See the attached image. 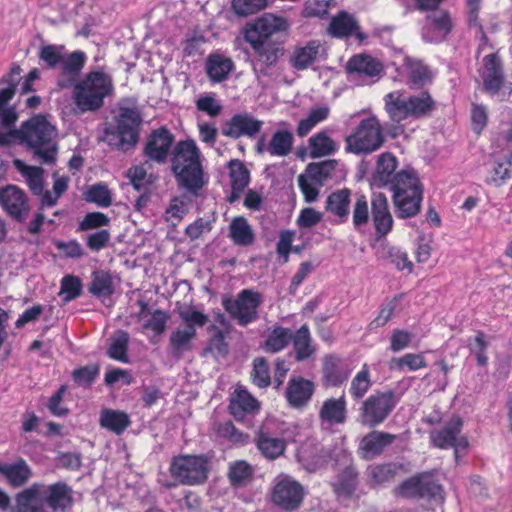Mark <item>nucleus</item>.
Here are the masks:
<instances>
[{"instance_id": "nucleus-1", "label": "nucleus", "mask_w": 512, "mask_h": 512, "mask_svg": "<svg viewBox=\"0 0 512 512\" xmlns=\"http://www.w3.org/2000/svg\"><path fill=\"white\" fill-rule=\"evenodd\" d=\"M169 160L178 187L198 196L205 185V180L201 151L195 141L179 140L174 145Z\"/></svg>"}, {"instance_id": "nucleus-2", "label": "nucleus", "mask_w": 512, "mask_h": 512, "mask_svg": "<svg viewBox=\"0 0 512 512\" xmlns=\"http://www.w3.org/2000/svg\"><path fill=\"white\" fill-rule=\"evenodd\" d=\"M16 139L40 163L53 165L57 159V129L43 115H36L14 129Z\"/></svg>"}, {"instance_id": "nucleus-3", "label": "nucleus", "mask_w": 512, "mask_h": 512, "mask_svg": "<svg viewBox=\"0 0 512 512\" xmlns=\"http://www.w3.org/2000/svg\"><path fill=\"white\" fill-rule=\"evenodd\" d=\"M72 489L62 481L49 486L33 483L16 495L18 512H64L72 504Z\"/></svg>"}, {"instance_id": "nucleus-4", "label": "nucleus", "mask_w": 512, "mask_h": 512, "mask_svg": "<svg viewBox=\"0 0 512 512\" xmlns=\"http://www.w3.org/2000/svg\"><path fill=\"white\" fill-rule=\"evenodd\" d=\"M384 109L390 120L401 123L407 119H422L436 109V101L429 91L404 96L400 90L387 93L384 98Z\"/></svg>"}, {"instance_id": "nucleus-5", "label": "nucleus", "mask_w": 512, "mask_h": 512, "mask_svg": "<svg viewBox=\"0 0 512 512\" xmlns=\"http://www.w3.org/2000/svg\"><path fill=\"white\" fill-rule=\"evenodd\" d=\"M392 191L395 214L406 219L416 216L423 200V187L414 169H402L388 188Z\"/></svg>"}, {"instance_id": "nucleus-6", "label": "nucleus", "mask_w": 512, "mask_h": 512, "mask_svg": "<svg viewBox=\"0 0 512 512\" xmlns=\"http://www.w3.org/2000/svg\"><path fill=\"white\" fill-rule=\"evenodd\" d=\"M114 92L112 76L104 68L88 72L73 90L76 106L82 111H97Z\"/></svg>"}, {"instance_id": "nucleus-7", "label": "nucleus", "mask_w": 512, "mask_h": 512, "mask_svg": "<svg viewBox=\"0 0 512 512\" xmlns=\"http://www.w3.org/2000/svg\"><path fill=\"white\" fill-rule=\"evenodd\" d=\"M142 119L139 112L130 107H122L115 117V125L105 128L104 138L108 145L126 152L139 140Z\"/></svg>"}, {"instance_id": "nucleus-8", "label": "nucleus", "mask_w": 512, "mask_h": 512, "mask_svg": "<svg viewBox=\"0 0 512 512\" xmlns=\"http://www.w3.org/2000/svg\"><path fill=\"white\" fill-rule=\"evenodd\" d=\"M184 327L176 328L169 336V348L176 357L192 349V342L197 336V328L204 327L209 322V316L194 306H182L177 310Z\"/></svg>"}, {"instance_id": "nucleus-9", "label": "nucleus", "mask_w": 512, "mask_h": 512, "mask_svg": "<svg viewBox=\"0 0 512 512\" xmlns=\"http://www.w3.org/2000/svg\"><path fill=\"white\" fill-rule=\"evenodd\" d=\"M345 150L355 155H368L385 143V134L379 119L372 115L362 119L345 139Z\"/></svg>"}, {"instance_id": "nucleus-10", "label": "nucleus", "mask_w": 512, "mask_h": 512, "mask_svg": "<svg viewBox=\"0 0 512 512\" xmlns=\"http://www.w3.org/2000/svg\"><path fill=\"white\" fill-rule=\"evenodd\" d=\"M63 50L64 46L62 45H43L39 50L38 57L49 69H55L61 65V74L67 77L69 83L59 82V86L67 87L78 78L85 65L86 55L83 51L77 50L64 56Z\"/></svg>"}, {"instance_id": "nucleus-11", "label": "nucleus", "mask_w": 512, "mask_h": 512, "mask_svg": "<svg viewBox=\"0 0 512 512\" xmlns=\"http://www.w3.org/2000/svg\"><path fill=\"white\" fill-rule=\"evenodd\" d=\"M398 402L399 397L395 391L377 390L362 402L358 420L363 426L375 428L386 421Z\"/></svg>"}, {"instance_id": "nucleus-12", "label": "nucleus", "mask_w": 512, "mask_h": 512, "mask_svg": "<svg viewBox=\"0 0 512 512\" xmlns=\"http://www.w3.org/2000/svg\"><path fill=\"white\" fill-rule=\"evenodd\" d=\"M169 472L182 485H200L208 478L209 459L203 454L177 455L170 462Z\"/></svg>"}, {"instance_id": "nucleus-13", "label": "nucleus", "mask_w": 512, "mask_h": 512, "mask_svg": "<svg viewBox=\"0 0 512 512\" xmlns=\"http://www.w3.org/2000/svg\"><path fill=\"white\" fill-rule=\"evenodd\" d=\"M262 302L263 297L261 293L251 289H243L235 299L225 298L222 304L225 311L240 326H247L258 319V309Z\"/></svg>"}, {"instance_id": "nucleus-14", "label": "nucleus", "mask_w": 512, "mask_h": 512, "mask_svg": "<svg viewBox=\"0 0 512 512\" xmlns=\"http://www.w3.org/2000/svg\"><path fill=\"white\" fill-rule=\"evenodd\" d=\"M442 486L427 472L415 474L402 481L393 490L396 497L406 499H435L441 496Z\"/></svg>"}, {"instance_id": "nucleus-15", "label": "nucleus", "mask_w": 512, "mask_h": 512, "mask_svg": "<svg viewBox=\"0 0 512 512\" xmlns=\"http://www.w3.org/2000/svg\"><path fill=\"white\" fill-rule=\"evenodd\" d=\"M304 497L305 489L303 485L290 476H284L276 481L271 490V502L285 512L298 510Z\"/></svg>"}, {"instance_id": "nucleus-16", "label": "nucleus", "mask_w": 512, "mask_h": 512, "mask_svg": "<svg viewBox=\"0 0 512 512\" xmlns=\"http://www.w3.org/2000/svg\"><path fill=\"white\" fill-rule=\"evenodd\" d=\"M462 428V419L454 416L443 427L429 432L430 444L442 450L454 448L457 454L458 449H466L469 446L467 438L461 435Z\"/></svg>"}, {"instance_id": "nucleus-17", "label": "nucleus", "mask_w": 512, "mask_h": 512, "mask_svg": "<svg viewBox=\"0 0 512 512\" xmlns=\"http://www.w3.org/2000/svg\"><path fill=\"white\" fill-rule=\"evenodd\" d=\"M174 142L175 136L166 126L153 129L146 138L143 155L151 162L165 164L171 156Z\"/></svg>"}, {"instance_id": "nucleus-18", "label": "nucleus", "mask_w": 512, "mask_h": 512, "mask_svg": "<svg viewBox=\"0 0 512 512\" xmlns=\"http://www.w3.org/2000/svg\"><path fill=\"white\" fill-rule=\"evenodd\" d=\"M0 207L7 216L19 223L26 221L31 211L27 194L16 185L0 188Z\"/></svg>"}, {"instance_id": "nucleus-19", "label": "nucleus", "mask_w": 512, "mask_h": 512, "mask_svg": "<svg viewBox=\"0 0 512 512\" xmlns=\"http://www.w3.org/2000/svg\"><path fill=\"white\" fill-rule=\"evenodd\" d=\"M289 29L286 18L274 14H264L257 18L254 23L246 29L244 39L246 42L252 39L261 41H273L272 36L278 32H285Z\"/></svg>"}, {"instance_id": "nucleus-20", "label": "nucleus", "mask_w": 512, "mask_h": 512, "mask_svg": "<svg viewBox=\"0 0 512 512\" xmlns=\"http://www.w3.org/2000/svg\"><path fill=\"white\" fill-rule=\"evenodd\" d=\"M263 121L249 113H238L227 120L222 127V134L232 139L241 137L255 138L263 127Z\"/></svg>"}, {"instance_id": "nucleus-21", "label": "nucleus", "mask_w": 512, "mask_h": 512, "mask_svg": "<svg viewBox=\"0 0 512 512\" xmlns=\"http://www.w3.org/2000/svg\"><path fill=\"white\" fill-rule=\"evenodd\" d=\"M247 43L251 46L256 64L260 65V72L263 75H267V70L275 67L285 53L283 44L278 41L252 39Z\"/></svg>"}, {"instance_id": "nucleus-22", "label": "nucleus", "mask_w": 512, "mask_h": 512, "mask_svg": "<svg viewBox=\"0 0 512 512\" xmlns=\"http://www.w3.org/2000/svg\"><path fill=\"white\" fill-rule=\"evenodd\" d=\"M484 90L494 96L499 93L505 82L503 65L497 53H491L483 58L480 71Z\"/></svg>"}, {"instance_id": "nucleus-23", "label": "nucleus", "mask_w": 512, "mask_h": 512, "mask_svg": "<svg viewBox=\"0 0 512 512\" xmlns=\"http://www.w3.org/2000/svg\"><path fill=\"white\" fill-rule=\"evenodd\" d=\"M315 392L313 381L302 376L291 377L285 390V399L289 407L303 409L311 401Z\"/></svg>"}, {"instance_id": "nucleus-24", "label": "nucleus", "mask_w": 512, "mask_h": 512, "mask_svg": "<svg viewBox=\"0 0 512 512\" xmlns=\"http://www.w3.org/2000/svg\"><path fill=\"white\" fill-rule=\"evenodd\" d=\"M397 157L391 152L378 155L375 168L370 177V185L375 188H389L396 178Z\"/></svg>"}, {"instance_id": "nucleus-25", "label": "nucleus", "mask_w": 512, "mask_h": 512, "mask_svg": "<svg viewBox=\"0 0 512 512\" xmlns=\"http://www.w3.org/2000/svg\"><path fill=\"white\" fill-rule=\"evenodd\" d=\"M371 214L377 238L385 237L393 228V218L385 194H372Z\"/></svg>"}, {"instance_id": "nucleus-26", "label": "nucleus", "mask_w": 512, "mask_h": 512, "mask_svg": "<svg viewBox=\"0 0 512 512\" xmlns=\"http://www.w3.org/2000/svg\"><path fill=\"white\" fill-rule=\"evenodd\" d=\"M396 439L397 435L384 431L373 430L367 433L359 444L361 458L371 460L381 455Z\"/></svg>"}, {"instance_id": "nucleus-27", "label": "nucleus", "mask_w": 512, "mask_h": 512, "mask_svg": "<svg viewBox=\"0 0 512 512\" xmlns=\"http://www.w3.org/2000/svg\"><path fill=\"white\" fill-rule=\"evenodd\" d=\"M347 400L344 394L338 398H327L318 411L321 426L342 425L347 420Z\"/></svg>"}, {"instance_id": "nucleus-28", "label": "nucleus", "mask_w": 512, "mask_h": 512, "mask_svg": "<svg viewBox=\"0 0 512 512\" xmlns=\"http://www.w3.org/2000/svg\"><path fill=\"white\" fill-rule=\"evenodd\" d=\"M253 443L260 454L270 461L281 457L287 449V442L284 438L274 436L273 433L263 427L257 431Z\"/></svg>"}, {"instance_id": "nucleus-29", "label": "nucleus", "mask_w": 512, "mask_h": 512, "mask_svg": "<svg viewBox=\"0 0 512 512\" xmlns=\"http://www.w3.org/2000/svg\"><path fill=\"white\" fill-rule=\"evenodd\" d=\"M328 31L332 37L339 39L353 35L362 42L367 38L354 16L346 11H340L331 19Z\"/></svg>"}, {"instance_id": "nucleus-30", "label": "nucleus", "mask_w": 512, "mask_h": 512, "mask_svg": "<svg viewBox=\"0 0 512 512\" xmlns=\"http://www.w3.org/2000/svg\"><path fill=\"white\" fill-rule=\"evenodd\" d=\"M260 408L259 402L243 386H238L228 405L229 413L235 420H243L247 414H253Z\"/></svg>"}, {"instance_id": "nucleus-31", "label": "nucleus", "mask_w": 512, "mask_h": 512, "mask_svg": "<svg viewBox=\"0 0 512 512\" xmlns=\"http://www.w3.org/2000/svg\"><path fill=\"white\" fill-rule=\"evenodd\" d=\"M322 382L325 387H339L349 377L346 364L336 355H327L323 359Z\"/></svg>"}, {"instance_id": "nucleus-32", "label": "nucleus", "mask_w": 512, "mask_h": 512, "mask_svg": "<svg viewBox=\"0 0 512 512\" xmlns=\"http://www.w3.org/2000/svg\"><path fill=\"white\" fill-rule=\"evenodd\" d=\"M346 70L349 74L373 78L380 76L383 65L370 55L356 54L348 60Z\"/></svg>"}, {"instance_id": "nucleus-33", "label": "nucleus", "mask_w": 512, "mask_h": 512, "mask_svg": "<svg viewBox=\"0 0 512 512\" xmlns=\"http://www.w3.org/2000/svg\"><path fill=\"white\" fill-rule=\"evenodd\" d=\"M403 465L389 462L382 464H372L367 467V484L371 488L384 486L395 479Z\"/></svg>"}, {"instance_id": "nucleus-34", "label": "nucleus", "mask_w": 512, "mask_h": 512, "mask_svg": "<svg viewBox=\"0 0 512 512\" xmlns=\"http://www.w3.org/2000/svg\"><path fill=\"white\" fill-rule=\"evenodd\" d=\"M234 68L232 59L221 54H210L206 59V74L213 83L225 81Z\"/></svg>"}, {"instance_id": "nucleus-35", "label": "nucleus", "mask_w": 512, "mask_h": 512, "mask_svg": "<svg viewBox=\"0 0 512 512\" xmlns=\"http://www.w3.org/2000/svg\"><path fill=\"white\" fill-rule=\"evenodd\" d=\"M0 474L3 475L11 487L18 488L23 486L31 477L32 471L23 458L16 462L0 464Z\"/></svg>"}, {"instance_id": "nucleus-36", "label": "nucleus", "mask_w": 512, "mask_h": 512, "mask_svg": "<svg viewBox=\"0 0 512 512\" xmlns=\"http://www.w3.org/2000/svg\"><path fill=\"white\" fill-rule=\"evenodd\" d=\"M131 423L129 415L124 411L104 408L100 412V426L116 435L124 433Z\"/></svg>"}, {"instance_id": "nucleus-37", "label": "nucleus", "mask_w": 512, "mask_h": 512, "mask_svg": "<svg viewBox=\"0 0 512 512\" xmlns=\"http://www.w3.org/2000/svg\"><path fill=\"white\" fill-rule=\"evenodd\" d=\"M21 72L20 65L13 63L9 72L1 77L0 85L4 87L0 89V111L7 108L8 103L14 97L17 86L20 84Z\"/></svg>"}, {"instance_id": "nucleus-38", "label": "nucleus", "mask_w": 512, "mask_h": 512, "mask_svg": "<svg viewBox=\"0 0 512 512\" xmlns=\"http://www.w3.org/2000/svg\"><path fill=\"white\" fill-rule=\"evenodd\" d=\"M378 258L394 265L398 271H413V262L409 259L408 253L400 247L384 245L378 251Z\"/></svg>"}, {"instance_id": "nucleus-39", "label": "nucleus", "mask_w": 512, "mask_h": 512, "mask_svg": "<svg viewBox=\"0 0 512 512\" xmlns=\"http://www.w3.org/2000/svg\"><path fill=\"white\" fill-rule=\"evenodd\" d=\"M88 291L97 298L111 297L115 293V286L110 272L104 270L92 272Z\"/></svg>"}, {"instance_id": "nucleus-40", "label": "nucleus", "mask_w": 512, "mask_h": 512, "mask_svg": "<svg viewBox=\"0 0 512 512\" xmlns=\"http://www.w3.org/2000/svg\"><path fill=\"white\" fill-rule=\"evenodd\" d=\"M294 145V135L287 129L276 130L268 141V154L273 157L288 156Z\"/></svg>"}, {"instance_id": "nucleus-41", "label": "nucleus", "mask_w": 512, "mask_h": 512, "mask_svg": "<svg viewBox=\"0 0 512 512\" xmlns=\"http://www.w3.org/2000/svg\"><path fill=\"white\" fill-rule=\"evenodd\" d=\"M229 237L235 245L244 247L253 244L255 240L254 232L243 216L232 219L229 225Z\"/></svg>"}, {"instance_id": "nucleus-42", "label": "nucleus", "mask_w": 512, "mask_h": 512, "mask_svg": "<svg viewBox=\"0 0 512 512\" xmlns=\"http://www.w3.org/2000/svg\"><path fill=\"white\" fill-rule=\"evenodd\" d=\"M320 43L309 41L305 46L296 47L290 59V64L296 70H305L315 62L319 53Z\"/></svg>"}, {"instance_id": "nucleus-43", "label": "nucleus", "mask_w": 512, "mask_h": 512, "mask_svg": "<svg viewBox=\"0 0 512 512\" xmlns=\"http://www.w3.org/2000/svg\"><path fill=\"white\" fill-rule=\"evenodd\" d=\"M351 191L347 188L332 192L326 200V210L345 222L349 216Z\"/></svg>"}, {"instance_id": "nucleus-44", "label": "nucleus", "mask_w": 512, "mask_h": 512, "mask_svg": "<svg viewBox=\"0 0 512 512\" xmlns=\"http://www.w3.org/2000/svg\"><path fill=\"white\" fill-rule=\"evenodd\" d=\"M293 347L297 361H303L310 358L315 348L312 346V339L309 327L304 324L295 333H292Z\"/></svg>"}, {"instance_id": "nucleus-45", "label": "nucleus", "mask_w": 512, "mask_h": 512, "mask_svg": "<svg viewBox=\"0 0 512 512\" xmlns=\"http://www.w3.org/2000/svg\"><path fill=\"white\" fill-rule=\"evenodd\" d=\"M254 469L246 460H236L229 465L228 480L233 487L245 486L253 477Z\"/></svg>"}, {"instance_id": "nucleus-46", "label": "nucleus", "mask_w": 512, "mask_h": 512, "mask_svg": "<svg viewBox=\"0 0 512 512\" xmlns=\"http://www.w3.org/2000/svg\"><path fill=\"white\" fill-rule=\"evenodd\" d=\"M14 166L24 176H26L27 185L35 195L42 194L43 191V169L38 166L26 165L19 159L14 160Z\"/></svg>"}, {"instance_id": "nucleus-47", "label": "nucleus", "mask_w": 512, "mask_h": 512, "mask_svg": "<svg viewBox=\"0 0 512 512\" xmlns=\"http://www.w3.org/2000/svg\"><path fill=\"white\" fill-rule=\"evenodd\" d=\"M292 340V332L290 329L276 326L268 334L263 349L269 353H277L285 349Z\"/></svg>"}, {"instance_id": "nucleus-48", "label": "nucleus", "mask_w": 512, "mask_h": 512, "mask_svg": "<svg viewBox=\"0 0 512 512\" xmlns=\"http://www.w3.org/2000/svg\"><path fill=\"white\" fill-rule=\"evenodd\" d=\"M311 158H320L333 154L336 151L334 140L325 132L320 131L309 139Z\"/></svg>"}, {"instance_id": "nucleus-49", "label": "nucleus", "mask_w": 512, "mask_h": 512, "mask_svg": "<svg viewBox=\"0 0 512 512\" xmlns=\"http://www.w3.org/2000/svg\"><path fill=\"white\" fill-rule=\"evenodd\" d=\"M403 294H398L390 299H386L379 307L377 316L368 324V329L374 331L384 327L393 317Z\"/></svg>"}, {"instance_id": "nucleus-50", "label": "nucleus", "mask_w": 512, "mask_h": 512, "mask_svg": "<svg viewBox=\"0 0 512 512\" xmlns=\"http://www.w3.org/2000/svg\"><path fill=\"white\" fill-rule=\"evenodd\" d=\"M410 83L420 88L432 80V73L428 66L421 60L409 59L406 62Z\"/></svg>"}, {"instance_id": "nucleus-51", "label": "nucleus", "mask_w": 512, "mask_h": 512, "mask_svg": "<svg viewBox=\"0 0 512 512\" xmlns=\"http://www.w3.org/2000/svg\"><path fill=\"white\" fill-rule=\"evenodd\" d=\"M128 345H129V334L126 331L120 330L118 331L117 335L112 338V341L107 348V356L110 359L122 362V363H128L129 357H128Z\"/></svg>"}, {"instance_id": "nucleus-52", "label": "nucleus", "mask_w": 512, "mask_h": 512, "mask_svg": "<svg viewBox=\"0 0 512 512\" xmlns=\"http://www.w3.org/2000/svg\"><path fill=\"white\" fill-rule=\"evenodd\" d=\"M425 367H427V362L421 353H407L402 357L392 358L389 362V368L397 371H404L405 369L417 371Z\"/></svg>"}, {"instance_id": "nucleus-53", "label": "nucleus", "mask_w": 512, "mask_h": 512, "mask_svg": "<svg viewBox=\"0 0 512 512\" xmlns=\"http://www.w3.org/2000/svg\"><path fill=\"white\" fill-rule=\"evenodd\" d=\"M231 186H236L237 190H245L250 183V171L239 159H231L227 163Z\"/></svg>"}, {"instance_id": "nucleus-54", "label": "nucleus", "mask_w": 512, "mask_h": 512, "mask_svg": "<svg viewBox=\"0 0 512 512\" xmlns=\"http://www.w3.org/2000/svg\"><path fill=\"white\" fill-rule=\"evenodd\" d=\"M336 165V160H324L321 162L310 163L306 167L305 174L308 175L311 180H314L323 186L327 180L332 178Z\"/></svg>"}, {"instance_id": "nucleus-55", "label": "nucleus", "mask_w": 512, "mask_h": 512, "mask_svg": "<svg viewBox=\"0 0 512 512\" xmlns=\"http://www.w3.org/2000/svg\"><path fill=\"white\" fill-rule=\"evenodd\" d=\"M358 486V472L352 466L346 467L339 475L335 485V492L339 495L350 497Z\"/></svg>"}, {"instance_id": "nucleus-56", "label": "nucleus", "mask_w": 512, "mask_h": 512, "mask_svg": "<svg viewBox=\"0 0 512 512\" xmlns=\"http://www.w3.org/2000/svg\"><path fill=\"white\" fill-rule=\"evenodd\" d=\"M512 176V162L508 159L496 161L489 170V176L485 182L495 187L502 186Z\"/></svg>"}, {"instance_id": "nucleus-57", "label": "nucleus", "mask_w": 512, "mask_h": 512, "mask_svg": "<svg viewBox=\"0 0 512 512\" xmlns=\"http://www.w3.org/2000/svg\"><path fill=\"white\" fill-rule=\"evenodd\" d=\"M84 198L87 202L95 203L99 207L103 208H107L112 204L111 191L103 182L89 186L84 193Z\"/></svg>"}, {"instance_id": "nucleus-58", "label": "nucleus", "mask_w": 512, "mask_h": 512, "mask_svg": "<svg viewBox=\"0 0 512 512\" xmlns=\"http://www.w3.org/2000/svg\"><path fill=\"white\" fill-rule=\"evenodd\" d=\"M329 116L328 107H318L309 112L308 116L301 119L297 125V135L299 137H305L309 132L319 123L326 120Z\"/></svg>"}, {"instance_id": "nucleus-59", "label": "nucleus", "mask_w": 512, "mask_h": 512, "mask_svg": "<svg viewBox=\"0 0 512 512\" xmlns=\"http://www.w3.org/2000/svg\"><path fill=\"white\" fill-rule=\"evenodd\" d=\"M215 432L218 437L225 439L233 445H245L248 443V434L236 428L231 421L217 424Z\"/></svg>"}, {"instance_id": "nucleus-60", "label": "nucleus", "mask_w": 512, "mask_h": 512, "mask_svg": "<svg viewBox=\"0 0 512 512\" xmlns=\"http://www.w3.org/2000/svg\"><path fill=\"white\" fill-rule=\"evenodd\" d=\"M372 385L370 372L365 364L362 369L357 372L351 381L349 393L354 400H359L365 396Z\"/></svg>"}, {"instance_id": "nucleus-61", "label": "nucleus", "mask_w": 512, "mask_h": 512, "mask_svg": "<svg viewBox=\"0 0 512 512\" xmlns=\"http://www.w3.org/2000/svg\"><path fill=\"white\" fill-rule=\"evenodd\" d=\"M252 383L258 388H267L271 384L270 368L264 357H257L253 360L251 371Z\"/></svg>"}, {"instance_id": "nucleus-62", "label": "nucleus", "mask_w": 512, "mask_h": 512, "mask_svg": "<svg viewBox=\"0 0 512 512\" xmlns=\"http://www.w3.org/2000/svg\"><path fill=\"white\" fill-rule=\"evenodd\" d=\"M100 373L98 364H90L75 368L72 372V380L75 385L83 388H90Z\"/></svg>"}, {"instance_id": "nucleus-63", "label": "nucleus", "mask_w": 512, "mask_h": 512, "mask_svg": "<svg viewBox=\"0 0 512 512\" xmlns=\"http://www.w3.org/2000/svg\"><path fill=\"white\" fill-rule=\"evenodd\" d=\"M150 316L151 317L143 323V329L150 330L157 336L162 335L167 329V323L170 319L169 312L158 308L151 312Z\"/></svg>"}, {"instance_id": "nucleus-64", "label": "nucleus", "mask_w": 512, "mask_h": 512, "mask_svg": "<svg viewBox=\"0 0 512 512\" xmlns=\"http://www.w3.org/2000/svg\"><path fill=\"white\" fill-rule=\"evenodd\" d=\"M82 293L81 280L74 275H66L61 279L60 294L64 295L63 300L70 302Z\"/></svg>"}]
</instances>
